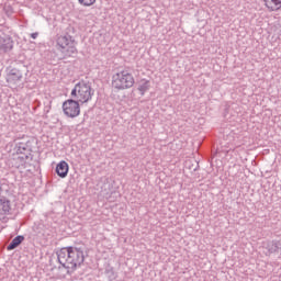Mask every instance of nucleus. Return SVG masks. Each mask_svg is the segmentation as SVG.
Wrapping results in <instances>:
<instances>
[{"label": "nucleus", "instance_id": "nucleus-1", "mask_svg": "<svg viewBox=\"0 0 281 281\" xmlns=\"http://www.w3.org/2000/svg\"><path fill=\"white\" fill-rule=\"evenodd\" d=\"M57 260L64 269H68L69 273V271H76L85 262V252L74 246L64 247L57 251Z\"/></svg>", "mask_w": 281, "mask_h": 281}, {"label": "nucleus", "instance_id": "nucleus-2", "mask_svg": "<svg viewBox=\"0 0 281 281\" xmlns=\"http://www.w3.org/2000/svg\"><path fill=\"white\" fill-rule=\"evenodd\" d=\"M56 47L57 52L61 55V58H71L78 54L76 40L69 34L58 36Z\"/></svg>", "mask_w": 281, "mask_h": 281}, {"label": "nucleus", "instance_id": "nucleus-3", "mask_svg": "<svg viewBox=\"0 0 281 281\" xmlns=\"http://www.w3.org/2000/svg\"><path fill=\"white\" fill-rule=\"evenodd\" d=\"M93 93L95 91L91 87V82L81 80L75 85V88L71 90L70 95L76 98L81 104H86V102H90L93 98Z\"/></svg>", "mask_w": 281, "mask_h": 281}, {"label": "nucleus", "instance_id": "nucleus-4", "mask_svg": "<svg viewBox=\"0 0 281 281\" xmlns=\"http://www.w3.org/2000/svg\"><path fill=\"white\" fill-rule=\"evenodd\" d=\"M135 85V77L128 70H121L112 76V87L116 91H126Z\"/></svg>", "mask_w": 281, "mask_h": 281}, {"label": "nucleus", "instance_id": "nucleus-5", "mask_svg": "<svg viewBox=\"0 0 281 281\" xmlns=\"http://www.w3.org/2000/svg\"><path fill=\"white\" fill-rule=\"evenodd\" d=\"M63 112L66 117H78L80 115V101L68 99L63 103Z\"/></svg>", "mask_w": 281, "mask_h": 281}, {"label": "nucleus", "instance_id": "nucleus-6", "mask_svg": "<svg viewBox=\"0 0 281 281\" xmlns=\"http://www.w3.org/2000/svg\"><path fill=\"white\" fill-rule=\"evenodd\" d=\"M262 247L267 250L266 256H271V254H278L281 250V241L278 239L266 240L262 243Z\"/></svg>", "mask_w": 281, "mask_h": 281}, {"label": "nucleus", "instance_id": "nucleus-7", "mask_svg": "<svg viewBox=\"0 0 281 281\" xmlns=\"http://www.w3.org/2000/svg\"><path fill=\"white\" fill-rule=\"evenodd\" d=\"M13 47L14 41L9 35H0V54H8Z\"/></svg>", "mask_w": 281, "mask_h": 281}, {"label": "nucleus", "instance_id": "nucleus-8", "mask_svg": "<svg viewBox=\"0 0 281 281\" xmlns=\"http://www.w3.org/2000/svg\"><path fill=\"white\" fill-rule=\"evenodd\" d=\"M23 80V72L18 68H11L7 75V82L9 85H19Z\"/></svg>", "mask_w": 281, "mask_h": 281}, {"label": "nucleus", "instance_id": "nucleus-9", "mask_svg": "<svg viewBox=\"0 0 281 281\" xmlns=\"http://www.w3.org/2000/svg\"><path fill=\"white\" fill-rule=\"evenodd\" d=\"M56 173L61 179H65V177L69 175V164H67L65 160L59 161L56 166Z\"/></svg>", "mask_w": 281, "mask_h": 281}, {"label": "nucleus", "instance_id": "nucleus-10", "mask_svg": "<svg viewBox=\"0 0 281 281\" xmlns=\"http://www.w3.org/2000/svg\"><path fill=\"white\" fill-rule=\"evenodd\" d=\"M268 12H278L281 10V0H263Z\"/></svg>", "mask_w": 281, "mask_h": 281}, {"label": "nucleus", "instance_id": "nucleus-11", "mask_svg": "<svg viewBox=\"0 0 281 281\" xmlns=\"http://www.w3.org/2000/svg\"><path fill=\"white\" fill-rule=\"evenodd\" d=\"M23 240H25V237L23 235H18L16 237H14L10 243V245L7 247L8 251H12V249H16V247H19V245H21Z\"/></svg>", "mask_w": 281, "mask_h": 281}, {"label": "nucleus", "instance_id": "nucleus-12", "mask_svg": "<svg viewBox=\"0 0 281 281\" xmlns=\"http://www.w3.org/2000/svg\"><path fill=\"white\" fill-rule=\"evenodd\" d=\"M10 210V200H8L7 198H0V212H2L3 214H8Z\"/></svg>", "mask_w": 281, "mask_h": 281}, {"label": "nucleus", "instance_id": "nucleus-13", "mask_svg": "<svg viewBox=\"0 0 281 281\" xmlns=\"http://www.w3.org/2000/svg\"><path fill=\"white\" fill-rule=\"evenodd\" d=\"M149 89H150V81L148 80L142 81L138 86V91L140 92V95H144V93H146V91H148Z\"/></svg>", "mask_w": 281, "mask_h": 281}, {"label": "nucleus", "instance_id": "nucleus-14", "mask_svg": "<svg viewBox=\"0 0 281 281\" xmlns=\"http://www.w3.org/2000/svg\"><path fill=\"white\" fill-rule=\"evenodd\" d=\"M105 274L108 276L109 281H113L117 278V274L115 273L113 267H108L105 269Z\"/></svg>", "mask_w": 281, "mask_h": 281}, {"label": "nucleus", "instance_id": "nucleus-15", "mask_svg": "<svg viewBox=\"0 0 281 281\" xmlns=\"http://www.w3.org/2000/svg\"><path fill=\"white\" fill-rule=\"evenodd\" d=\"M83 8H91L95 3V0H78Z\"/></svg>", "mask_w": 281, "mask_h": 281}, {"label": "nucleus", "instance_id": "nucleus-16", "mask_svg": "<svg viewBox=\"0 0 281 281\" xmlns=\"http://www.w3.org/2000/svg\"><path fill=\"white\" fill-rule=\"evenodd\" d=\"M27 148V143H18V153H21V155H23Z\"/></svg>", "mask_w": 281, "mask_h": 281}, {"label": "nucleus", "instance_id": "nucleus-17", "mask_svg": "<svg viewBox=\"0 0 281 281\" xmlns=\"http://www.w3.org/2000/svg\"><path fill=\"white\" fill-rule=\"evenodd\" d=\"M106 186H109V184H106V183H104L102 187H101V194H109V189L106 188Z\"/></svg>", "mask_w": 281, "mask_h": 281}, {"label": "nucleus", "instance_id": "nucleus-18", "mask_svg": "<svg viewBox=\"0 0 281 281\" xmlns=\"http://www.w3.org/2000/svg\"><path fill=\"white\" fill-rule=\"evenodd\" d=\"M31 38H33V40L38 38V32L32 33Z\"/></svg>", "mask_w": 281, "mask_h": 281}, {"label": "nucleus", "instance_id": "nucleus-19", "mask_svg": "<svg viewBox=\"0 0 281 281\" xmlns=\"http://www.w3.org/2000/svg\"><path fill=\"white\" fill-rule=\"evenodd\" d=\"M9 14H12V10L10 9Z\"/></svg>", "mask_w": 281, "mask_h": 281}]
</instances>
